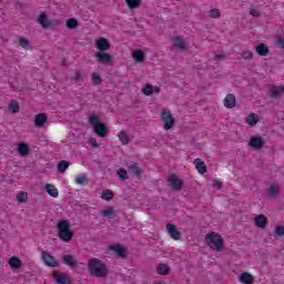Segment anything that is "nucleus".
<instances>
[{
    "label": "nucleus",
    "instance_id": "nucleus-53",
    "mask_svg": "<svg viewBox=\"0 0 284 284\" xmlns=\"http://www.w3.org/2000/svg\"><path fill=\"white\" fill-rule=\"evenodd\" d=\"M159 92H161V88L160 87H152V94H159Z\"/></svg>",
    "mask_w": 284,
    "mask_h": 284
},
{
    "label": "nucleus",
    "instance_id": "nucleus-40",
    "mask_svg": "<svg viewBox=\"0 0 284 284\" xmlns=\"http://www.w3.org/2000/svg\"><path fill=\"white\" fill-rule=\"evenodd\" d=\"M92 83H93V85H101V83H103V79L101 78V75L99 73L92 74Z\"/></svg>",
    "mask_w": 284,
    "mask_h": 284
},
{
    "label": "nucleus",
    "instance_id": "nucleus-37",
    "mask_svg": "<svg viewBox=\"0 0 284 284\" xmlns=\"http://www.w3.org/2000/svg\"><path fill=\"white\" fill-rule=\"evenodd\" d=\"M118 136L123 145H128V143H130V138H128V133L125 131H121Z\"/></svg>",
    "mask_w": 284,
    "mask_h": 284
},
{
    "label": "nucleus",
    "instance_id": "nucleus-3",
    "mask_svg": "<svg viewBox=\"0 0 284 284\" xmlns=\"http://www.w3.org/2000/svg\"><path fill=\"white\" fill-rule=\"evenodd\" d=\"M205 243L207 247H211V250H213L214 252H222L223 245H225L223 237L215 232L206 234Z\"/></svg>",
    "mask_w": 284,
    "mask_h": 284
},
{
    "label": "nucleus",
    "instance_id": "nucleus-8",
    "mask_svg": "<svg viewBox=\"0 0 284 284\" xmlns=\"http://www.w3.org/2000/svg\"><path fill=\"white\" fill-rule=\"evenodd\" d=\"M95 58L98 59V63H102L103 65L112 63V54L105 51H98Z\"/></svg>",
    "mask_w": 284,
    "mask_h": 284
},
{
    "label": "nucleus",
    "instance_id": "nucleus-47",
    "mask_svg": "<svg viewBox=\"0 0 284 284\" xmlns=\"http://www.w3.org/2000/svg\"><path fill=\"white\" fill-rule=\"evenodd\" d=\"M243 59H245L246 61H252V59L254 58V53H252V51H244L242 53Z\"/></svg>",
    "mask_w": 284,
    "mask_h": 284
},
{
    "label": "nucleus",
    "instance_id": "nucleus-30",
    "mask_svg": "<svg viewBox=\"0 0 284 284\" xmlns=\"http://www.w3.org/2000/svg\"><path fill=\"white\" fill-rule=\"evenodd\" d=\"M75 183H78V185H88V183H90V179H88L87 174H81L75 176Z\"/></svg>",
    "mask_w": 284,
    "mask_h": 284
},
{
    "label": "nucleus",
    "instance_id": "nucleus-52",
    "mask_svg": "<svg viewBox=\"0 0 284 284\" xmlns=\"http://www.w3.org/2000/svg\"><path fill=\"white\" fill-rule=\"evenodd\" d=\"M90 145H92V148H99V144L97 143V139L91 138Z\"/></svg>",
    "mask_w": 284,
    "mask_h": 284
},
{
    "label": "nucleus",
    "instance_id": "nucleus-41",
    "mask_svg": "<svg viewBox=\"0 0 284 284\" xmlns=\"http://www.w3.org/2000/svg\"><path fill=\"white\" fill-rule=\"evenodd\" d=\"M209 17L211 19H219V18H221V11L219 9H211L209 11Z\"/></svg>",
    "mask_w": 284,
    "mask_h": 284
},
{
    "label": "nucleus",
    "instance_id": "nucleus-39",
    "mask_svg": "<svg viewBox=\"0 0 284 284\" xmlns=\"http://www.w3.org/2000/svg\"><path fill=\"white\" fill-rule=\"evenodd\" d=\"M101 216H103L104 219H108V216H114V209L112 206H110L108 210H102L100 212Z\"/></svg>",
    "mask_w": 284,
    "mask_h": 284
},
{
    "label": "nucleus",
    "instance_id": "nucleus-31",
    "mask_svg": "<svg viewBox=\"0 0 284 284\" xmlns=\"http://www.w3.org/2000/svg\"><path fill=\"white\" fill-rule=\"evenodd\" d=\"M133 59H135L138 63H143L145 61V53L141 50L134 51Z\"/></svg>",
    "mask_w": 284,
    "mask_h": 284
},
{
    "label": "nucleus",
    "instance_id": "nucleus-24",
    "mask_svg": "<svg viewBox=\"0 0 284 284\" xmlns=\"http://www.w3.org/2000/svg\"><path fill=\"white\" fill-rule=\"evenodd\" d=\"M255 51L260 57H267L270 54V48L266 47L265 43H260L256 48Z\"/></svg>",
    "mask_w": 284,
    "mask_h": 284
},
{
    "label": "nucleus",
    "instance_id": "nucleus-20",
    "mask_svg": "<svg viewBox=\"0 0 284 284\" xmlns=\"http://www.w3.org/2000/svg\"><path fill=\"white\" fill-rule=\"evenodd\" d=\"M224 106L225 108H235L236 106V98L234 94H227L224 99Z\"/></svg>",
    "mask_w": 284,
    "mask_h": 284
},
{
    "label": "nucleus",
    "instance_id": "nucleus-42",
    "mask_svg": "<svg viewBox=\"0 0 284 284\" xmlns=\"http://www.w3.org/2000/svg\"><path fill=\"white\" fill-rule=\"evenodd\" d=\"M275 236H277L278 239L284 236V226L282 225H277L275 226V231H274Z\"/></svg>",
    "mask_w": 284,
    "mask_h": 284
},
{
    "label": "nucleus",
    "instance_id": "nucleus-21",
    "mask_svg": "<svg viewBox=\"0 0 284 284\" xmlns=\"http://www.w3.org/2000/svg\"><path fill=\"white\" fill-rule=\"evenodd\" d=\"M18 154H20V156H28V154H30V146L26 144V142L19 143Z\"/></svg>",
    "mask_w": 284,
    "mask_h": 284
},
{
    "label": "nucleus",
    "instance_id": "nucleus-10",
    "mask_svg": "<svg viewBox=\"0 0 284 284\" xmlns=\"http://www.w3.org/2000/svg\"><path fill=\"white\" fill-rule=\"evenodd\" d=\"M62 263L64 265H67L68 267H71L72 270H74V267H77V265H79V261H77V257H74V255H72V254L63 255Z\"/></svg>",
    "mask_w": 284,
    "mask_h": 284
},
{
    "label": "nucleus",
    "instance_id": "nucleus-1",
    "mask_svg": "<svg viewBox=\"0 0 284 284\" xmlns=\"http://www.w3.org/2000/svg\"><path fill=\"white\" fill-rule=\"evenodd\" d=\"M89 272L92 276H97V278H104L110 271L103 261L93 257L89 260Z\"/></svg>",
    "mask_w": 284,
    "mask_h": 284
},
{
    "label": "nucleus",
    "instance_id": "nucleus-33",
    "mask_svg": "<svg viewBox=\"0 0 284 284\" xmlns=\"http://www.w3.org/2000/svg\"><path fill=\"white\" fill-rule=\"evenodd\" d=\"M67 28H69V30H75V28H79V21L74 18L68 19Z\"/></svg>",
    "mask_w": 284,
    "mask_h": 284
},
{
    "label": "nucleus",
    "instance_id": "nucleus-25",
    "mask_svg": "<svg viewBox=\"0 0 284 284\" xmlns=\"http://www.w3.org/2000/svg\"><path fill=\"white\" fill-rule=\"evenodd\" d=\"M124 3H126L130 10H136L138 8H141L143 0H124Z\"/></svg>",
    "mask_w": 284,
    "mask_h": 284
},
{
    "label": "nucleus",
    "instance_id": "nucleus-17",
    "mask_svg": "<svg viewBox=\"0 0 284 284\" xmlns=\"http://www.w3.org/2000/svg\"><path fill=\"white\" fill-rule=\"evenodd\" d=\"M267 216L260 214L255 217V225L256 227H260L261 230H265L267 227Z\"/></svg>",
    "mask_w": 284,
    "mask_h": 284
},
{
    "label": "nucleus",
    "instance_id": "nucleus-6",
    "mask_svg": "<svg viewBox=\"0 0 284 284\" xmlns=\"http://www.w3.org/2000/svg\"><path fill=\"white\" fill-rule=\"evenodd\" d=\"M42 261L44 263V265H47L48 267H60L59 262H57V257L50 255V253L48 252H42Z\"/></svg>",
    "mask_w": 284,
    "mask_h": 284
},
{
    "label": "nucleus",
    "instance_id": "nucleus-35",
    "mask_svg": "<svg viewBox=\"0 0 284 284\" xmlns=\"http://www.w3.org/2000/svg\"><path fill=\"white\" fill-rule=\"evenodd\" d=\"M158 272L162 276H166V274H170V266H168V264H160L158 266Z\"/></svg>",
    "mask_w": 284,
    "mask_h": 284
},
{
    "label": "nucleus",
    "instance_id": "nucleus-46",
    "mask_svg": "<svg viewBox=\"0 0 284 284\" xmlns=\"http://www.w3.org/2000/svg\"><path fill=\"white\" fill-rule=\"evenodd\" d=\"M19 43H20V47L24 49H28L30 47V40L26 38H20Z\"/></svg>",
    "mask_w": 284,
    "mask_h": 284
},
{
    "label": "nucleus",
    "instance_id": "nucleus-14",
    "mask_svg": "<svg viewBox=\"0 0 284 284\" xmlns=\"http://www.w3.org/2000/svg\"><path fill=\"white\" fill-rule=\"evenodd\" d=\"M38 23L42 26V28H50L51 26H54V22L48 20V14L45 12H41L38 17Z\"/></svg>",
    "mask_w": 284,
    "mask_h": 284
},
{
    "label": "nucleus",
    "instance_id": "nucleus-48",
    "mask_svg": "<svg viewBox=\"0 0 284 284\" xmlns=\"http://www.w3.org/2000/svg\"><path fill=\"white\" fill-rule=\"evenodd\" d=\"M248 123L250 125H256L258 123V120H256V116L254 114L248 115Z\"/></svg>",
    "mask_w": 284,
    "mask_h": 284
},
{
    "label": "nucleus",
    "instance_id": "nucleus-50",
    "mask_svg": "<svg viewBox=\"0 0 284 284\" xmlns=\"http://www.w3.org/2000/svg\"><path fill=\"white\" fill-rule=\"evenodd\" d=\"M250 14H251L252 17L258 18V17H261V11H258L257 9H251V10H250Z\"/></svg>",
    "mask_w": 284,
    "mask_h": 284
},
{
    "label": "nucleus",
    "instance_id": "nucleus-12",
    "mask_svg": "<svg viewBox=\"0 0 284 284\" xmlns=\"http://www.w3.org/2000/svg\"><path fill=\"white\" fill-rule=\"evenodd\" d=\"M248 145L255 150H261L265 145V140L261 136H252Z\"/></svg>",
    "mask_w": 284,
    "mask_h": 284
},
{
    "label": "nucleus",
    "instance_id": "nucleus-32",
    "mask_svg": "<svg viewBox=\"0 0 284 284\" xmlns=\"http://www.w3.org/2000/svg\"><path fill=\"white\" fill-rule=\"evenodd\" d=\"M284 92V87H272L271 88V94L276 99L277 97H281Z\"/></svg>",
    "mask_w": 284,
    "mask_h": 284
},
{
    "label": "nucleus",
    "instance_id": "nucleus-49",
    "mask_svg": "<svg viewBox=\"0 0 284 284\" xmlns=\"http://www.w3.org/2000/svg\"><path fill=\"white\" fill-rule=\"evenodd\" d=\"M213 187H216V190H222L223 189V183L219 180L213 181Z\"/></svg>",
    "mask_w": 284,
    "mask_h": 284
},
{
    "label": "nucleus",
    "instance_id": "nucleus-26",
    "mask_svg": "<svg viewBox=\"0 0 284 284\" xmlns=\"http://www.w3.org/2000/svg\"><path fill=\"white\" fill-rule=\"evenodd\" d=\"M174 48H179V50H185V41L181 39V37L173 38Z\"/></svg>",
    "mask_w": 284,
    "mask_h": 284
},
{
    "label": "nucleus",
    "instance_id": "nucleus-44",
    "mask_svg": "<svg viewBox=\"0 0 284 284\" xmlns=\"http://www.w3.org/2000/svg\"><path fill=\"white\" fill-rule=\"evenodd\" d=\"M17 199L19 201V203H26L28 201V193L26 192H20L18 195H17Z\"/></svg>",
    "mask_w": 284,
    "mask_h": 284
},
{
    "label": "nucleus",
    "instance_id": "nucleus-5",
    "mask_svg": "<svg viewBox=\"0 0 284 284\" xmlns=\"http://www.w3.org/2000/svg\"><path fill=\"white\" fill-rule=\"evenodd\" d=\"M161 116L164 123V130H172L174 123H176V120L172 116V112H170V110H163Z\"/></svg>",
    "mask_w": 284,
    "mask_h": 284
},
{
    "label": "nucleus",
    "instance_id": "nucleus-22",
    "mask_svg": "<svg viewBox=\"0 0 284 284\" xmlns=\"http://www.w3.org/2000/svg\"><path fill=\"white\" fill-rule=\"evenodd\" d=\"M44 190L52 199L59 197V190H57L53 184H45Z\"/></svg>",
    "mask_w": 284,
    "mask_h": 284
},
{
    "label": "nucleus",
    "instance_id": "nucleus-2",
    "mask_svg": "<svg viewBox=\"0 0 284 284\" xmlns=\"http://www.w3.org/2000/svg\"><path fill=\"white\" fill-rule=\"evenodd\" d=\"M58 236L63 243H70V241H72L74 233L70 229V221L61 220L58 222Z\"/></svg>",
    "mask_w": 284,
    "mask_h": 284
},
{
    "label": "nucleus",
    "instance_id": "nucleus-29",
    "mask_svg": "<svg viewBox=\"0 0 284 284\" xmlns=\"http://www.w3.org/2000/svg\"><path fill=\"white\" fill-rule=\"evenodd\" d=\"M116 176H119L120 181H128L130 176L128 175V170L120 168L115 172Z\"/></svg>",
    "mask_w": 284,
    "mask_h": 284
},
{
    "label": "nucleus",
    "instance_id": "nucleus-4",
    "mask_svg": "<svg viewBox=\"0 0 284 284\" xmlns=\"http://www.w3.org/2000/svg\"><path fill=\"white\" fill-rule=\"evenodd\" d=\"M89 123L93 126V132H95L98 136L102 139L108 136V126L105 123L101 122L97 114L90 115Z\"/></svg>",
    "mask_w": 284,
    "mask_h": 284
},
{
    "label": "nucleus",
    "instance_id": "nucleus-19",
    "mask_svg": "<svg viewBox=\"0 0 284 284\" xmlns=\"http://www.w3.org/2000/svg\"><path fill=\"white\" fill-rule=\"evenodd\" d=\"M57 284H72V280H70V276L65 273H59V275L55 277Z\"/></svg>",
    "mask_w": 284,
    "mask_h": 284
},
{
    "label": "nucleus",
    "instance_id": "nucleus-36",
    "mask_svg": "<svg viewBox=\"0 0 284 284\" xmlns=\"http://www.w3.org/2000/svg\"><path fill=\"white\" fill-rule=\"evenodd\" d=\"M9 111L12 112V114H17L19 112V102H17V100H12L10 102Z\"/></svg>",
    "mask_w": 284,
    "mask_h": 284
},
{
    "label": "nucleus",
    "instance_id": "nucleus-23",
    "mask_svg": "<svg viewBox=\"0 0 284 284\" xmlns=\"http://www.w3.org/2000/svg\"><path fill=\"white\" fill-rule=\"evenodd\" d=\"M239 281L244 284H254V276L250 273H242L239 276Z\"/></svg>",
    "mask_w": 284,
    "mask_h": 284
},
{
    "label": "nucleus",
    "instance_id": "nucleus-51",
    "mask_svg": "<svg viewBox=\"0 0 284 284\" xmlns=\"http://www.w3.org/2000/svg\"><path fill=\"white\" fill-rule=\"evenodd\" d=\"M223 59H225V54L223 53L215 54L214 57V61H223Z\"/></svg>",
    "mask_w": 284,
    "mask_h": 284
},
{
    "label": "nucleus",
    "instance_id": "nucleus-15",
    "mask_svg": "<svg viewBox=\"0 0 284 284\" xmlns=\"http://www.w3.org/2000/svg\"><path fill=\"white\" fill-rule=\"evenodd\" d=\"M109 250H111V252H115V254L121 258L125 257V254L128 253V250L121 246V244L111 245Z\"/></svg>",
    "mask_w": 284,
    "mask_h": 284
},
{
    "label": "nucleus",
    "instance_id": "nucleus-18",
    "mask_svg": "<svg viewBox=\"0 0 284 284\" xmlns=\"http://www.w3.org/2000/svg\"><path fill=\"white\" fill-rule=\"evenodd\" d=\"M195 168L200 174H205L207 172V165H205V162L201 159L194 160Z\"/></svg>",
    "mask_w": 284,
    "mask_h": 284
},
{
    "label": "nucleus",
    "instance_id": "nucleus-27",
    "mask_svg": "<svg viewBox=\"0 0 284 284\" xmlns=\"http://www.w3.org/2000/svg\"><path fill=\"white\" fill-rule=\"evenodd\" d=\"M21 260L17 256H12L10 260H9V265L10 267H12V270H19V267H21Z\"/></svg>",
    "mask_w": 284,
    "mask_h": 284
},
{
    "label": "nucleus",
    "instance_id": "nucleus-38",
    "mask_svg": "<svg viewBox=\"0 0 284 284\" xmlns=\"http://www.w3.org/2000/svg\"><path fill=\"white\" fill-rule=\"evenodd\" d=\"M268 196H270V199H276V196H278V187H276V185L270 186Z\"/></svg>",
    "mask_w": 284,
    "mask_h": 284
},
{
    "label": "nucleus",
    "instance_id": "nucleus-7",
    "mask_svg": "<svg viewBox=\"0 0 284 284\" xmlns=\"http://www.w3.org/2000/svg\"><path fill=\"white\" fill-rule=\"evenodd\" d=\"M169 185L175 192H181V190H183V180H180L179 178H176V174H171L169 176Z\"/></svg>",
    "mask_w": 284,
    "mask_h": 284
},
{
    "label": "nucleus",
    "instance_id": "nucleus-28",
    "mask_svg": "<svg viewBox=\"0 0 284 284\" xmlns=\"http://www.w3.org/2000/svg\"><path fill=\"white\" fill-rule=\"evenodd\" d=\"M70 168V162L63 160L58 163V172L59 174H65V170Z\"/></svg>",
    "mask_w": 284,
    "mask_h": 284
},
{
    "label": "nucleus",
    "instance_id": "nucleus-45",
    "mask_svg": "<svg viewBox=\"0 0 284 284\" xmlns=\"http://www.w3.org/2000/svg\"><path fill=\"white\" fill-rule=\"evenodd\" d=\"M142 92L145 94V97L152 95V84L146 83V85L142 89Z\"/></svg>",
    "mask_w": 284,
    "mask_h": 284
},
{
    "label": "nucleus",
    "instance_id": "nucleus-34",
    "mask_svg": "<svg viewBox=\"0 0 284 284\" xmlns=\"http://www.w3.org/2000/svg\"><path fill=\"white\" fill-rule=\"evenodd\" d=\"M101 199H103V201H112L114 199V193L112 190H105L102 192Z\"/></svg>",
    "mask_w": 284,
    "mask_h": 284
},
{
    "label": "nucleus",
    "instance_id": "nucleus-9",
    "mask_svg": "<svg viewBox=\"0 0 284 284\" xmlns=\"http://www.w3.org/2000/svg\"><path fill=\"white\" fill-rule=\"evenodd\" d=\"M168 234L173 239L174 241H181V232H179V229H176V225L169 223L166 224Z\"/></svg>",
    "mask_w": 284,
    "mask_h": 284
},
{
    "label": "nucleus",
    "instance_id": "nucleus-11",
    "mask_svg": "<svg viewBox=\"0 0 284 284\" xmlns=\"http://www.w3.org/2000/svg\"><path fill=\"white\" fill-rule=\"evenodd\" d=\"M95 47L100 52H106V50H110L112 48V44H110V41L105 38H100L95 41Z\"/></svg>",
    "mask_w": 284,
    "mask_h": 284
},
{
    "label": "nucleus",
    "instance_id": "nucleus-43",
    "mask_svg": "<svg viewBox=\"0 0 284 284\" xmlns=\"http://www.w3.org/2000/svg\"><path fill=\"white\" fill-rule=\"evenodd\" d=\"M71 79L75 81V83H81V81H83V75H81V72L77 71L71 75Z\"/></svg>",
    "mask_w": 284,
    "mask_h": 284
},
{
    "label": "nucleus",
    "instance_id": "nucleus-16",
    "mask_svg": "<svg viewBox=\"0 0 284 284\" xmlns=\"http://www.w3.org/2000/svg\"><path fill=\"white\" fill-rule=\"evenodd\" d=\"M48 123V115L45 113H39L36 115L34 125L36 128H43Z\"/></svg>",
    "mask_w": 284,
    "mask_h": 284
},
{
    "label": "nucleus",
    "instance_id": "nucleus-13",
    "mask_svg": "<svg viewBox=\"0 0 284 284\" xmlns=\"http://www.w3.org/2000/svg\"><path fill=\"white\" fill-rule=\"evenodd\" d=\"M128 170H129L130 174H134V176H136V179H141V176L143 175V169L140 168L138 163L129 164Z\"/></svg>",
    "mask_w": 284,
    "mask_h": 284
}]
</instances>
